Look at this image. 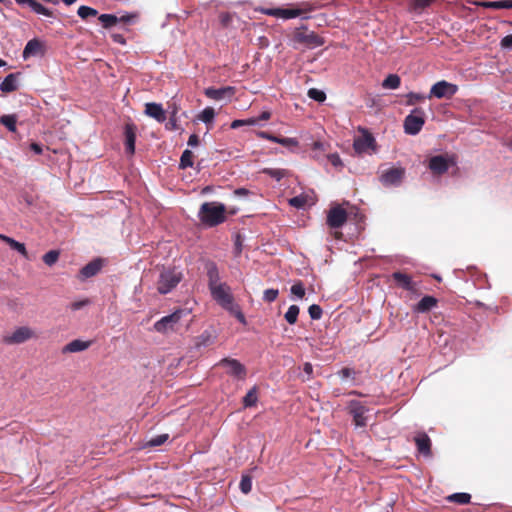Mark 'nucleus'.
Instances as JSON below:
<instances>
[{
  "label": "nucleus",
  "instance_id": "obj_1",
  "mask_svg": "<svg viewBox=\"0 0 512 512\" xmlns=\"http://www.w3.org/2000/svg\"><path fill=\"white\" fill-rule=\"evenodd\" d=\"M208 286L213 299L225 310L237 318V320L246 324V318L238 304L234 303L230 287L226 283L220 282V275L217 266L214 263L207 265Z\"/></svg>",
  "mask_w": 512,
  "mask_h": 512
},
{
  "label": "nucleus",
  "instance_id": "obj_2",
  "mask_svg": "<svg viewBox=\"0 0 512 512\" xmlns=\"http://www.w3.org/2000/svg\"><path fill=\"white\" fill-rule=\"evenodd\" d=\"M198 218L206 227L218 226L226 220V206L216 201L204 202L199 208Z\"/></svg>",
  "mask_w": 512,
  "mask_h": 512
},
{
  "label": "nucleus",
  "instance_id": "obj_3",
  "mask_svg": "<svg viewBox=\"0 0 512 512\" xmlns=\"http://www.w3.org/2000/svg\"><path fill=\"white\" fill-rule=\"evenodd\" d=\"M182 273L175 268L165 269L159 275L157 290L160 294L171 292L181 281Z\"/></svg>",
  "mask_w": 512,
  "mask_h": 512
},
{
  "label": "nucleus",
  "instance_id": "obj_4",
  "mask_svg": "<svg viewBox=\"0 0 512 512\" xmlns=\"http://www.w3.org/2000/svg\"><path fill=\"white\" fill-rule=\"evenodd\" d=\"M425 124V112L421 108H414L404 120V131L408 135H417Z\"/></svg>",
  "mask_w": 512,
  "mask_h": 512
},
{
  "label": "nucleus",
  "instance_id": "obj_5",
  "mask_svg": "<svg viewBox=\"0 0 512 512\" xmlns=\"http://www.w3.org/2000/svg\"><path fill=\"white\" fill-rule=\"evenodd\" d=\"M360 136L353 142V148L357 154L374 153L376 151V141L373 135L365 128L359 127Z\"/></svg>",
  "mask_w": 512,
  "mask_h": 512
},
{
  "label": "nucleus",
  "instance_id": "obj_6",
  "mask_svg": "<svg viewBox=\"0 0 512 512\" xmlns=\"http://www.w3.org/2000/svg\"><path fill=\"white\" fill-rule=\"evenodd\" d=\"M456 165L454 155L440 154L429 158L428 168L435 175H442L448 171L451 166Z\"/></svg>",
  "mask_w": 512,
  "mask_h": 512
},
{
  "label": "nucleus",
  "instance_id": "obj_7",
  "mask_svg": "<svg viewBox=\"0 0 512 512\" xmlns=\"http://www.w3.org/2000/svg\"><path fill=\"white\" fill-rule=\"evenodd\" d=\"M182 314V310H176L173 313L162 317L154 323V330L162 334L173 332L175 330V326L179 323Z\"/></svg>",
  "mask_w": 512,
  "mask_h": 512
},
{
  "label": "nucleus",
  "instance_id": "obj_8",
  "mask_svg": "<svg viewBox=\"0 0 512 512\" xmlns=\"http://www.w3.org/2000/svg\"><path fill=\"white\" fill-rule=\"evenodd\" d=\"M35 336L34 331L28 326L17 327L12 333L3 336V343L7 345L22 344Z\"/></svg>",
  "mask_w": 512,
  "mask_h": 512
},
{
  "label": "nucleus",
  "instance_id": "obj_9",
  "mask_svg": "<svg viewBox=\"0 0 512 512\" xmlns=\"http://www.w3.org/2000/svg\"><path fill=\"white\" fill-rule=\"evenodd\" d=\"M458 91V86L447 82L445 80H441L436 82L430 89V93L427 96L428 98H451L453 97Z\"/></svg>",
  "mask_w": 512,
  "mask_h": 512
},
{
  "label": "nucleus",
  "instance_id": "obj_10",
  "mask_svg": "<svg viewBox=\"0 0 512 512\" xmlns=\"http://www.w3.org/2000/svg\"><path fill=\"white\" fill-rule=\"evenodd\" d=\"M405 175V169L402 167H392L383 170L380 175V181L384 186H399Z\"/></svg>",
  "mask_w": 512,
  "mask_h": 512
},
{
  "label": "nucleus",
  "instance_id": "obj_11",
  "mask_svg": "<svg viewBox=\"0 0 512 512\" xmlns=\"http://www.w3.org/2000/svg\"><path fill=\"white\" fill-rule=\"evenodd\" d=\"M350 413L353 416V420L356 427H365L367 425L366 412L368 411L359 401L352 400L349 403Z\"/></svg>",
  "mask_w": 512,
  "mask_h": 512
},
{
  "label": "nucleus",
  "instance_id": "obj_12",
  "mask_svg": "<svg viewBox=\"0 0 512 512\" xmlns=\"http://www.w3.org/2000/svg\"><path fill=\"white\" fill-rule=\"evenodd\" d=\"M347 220V213L345 209L340 206L333 207L329 210L327 215V224L331 228H341Z\"/></svg>",
  "mask_w": 512,
  "mask_h": 512
},
{
  "label": "nucleus",
  "instance_id": "obj_13",
  "mask_svg": "<svg viewBox=\"0 0 512 512\" xmlns=\"http://www.w3.org/2000/svg\"><path fill=\"white\" fill-rule=\"evenodd\" d=\"M45 53V46L42 41L37 38L29 40L22 52V57L24 60L29 59L30 57L43 56Z\"/></svg>",
  "mask_w": 512,
  "mask_h": 512
},
{
  "label": "nucleus",
  "instance_id": "obj_14",
  "mask_svg": "<svg viewBox=\"0 0 512 512\" xmlns=\"http://www.w3.org/2000/svg\"><path fill=\"white\" fill-rule=\"evenodd\" d=\"M219 366H222L226 368L227 373L237 377V378H244L246 374L245 367L236 359H222L219 363Z\"/></svg>",
  "mask_w": 512,
  "mask_h": 512
},
{
  "label": "nucleus",
  "instance_id": "obj_15",
  "mask_svg": "<svg viewBox=\"0 0 512 512\" xmlns=\"http://www.w3.org/2000/svg\"><path fill=\"white\" fill-rule=\"evenodd\" d=\"M257 136L262 138V139H266V140H269V141H272V142H275V143H278L284 147H287L288 149L290 150H294L299 142L296 138H290V137H277V136H274L272 134H269L268 132H265V131H258L257 132Z\"/></svg>",
  "mask_w": 512,
  "mask_h": 512
},
{
  "label": "nucleus",
  "instance_id": "obj_16",
  "mask_svg": "<svg viewBox=\"0 0 512 512\" xmlns=\"http://www.w3.org/2000/svg\"><path fill=\"white\" fill-rule=\"evenodd\" d=\"M103 267V261L100 258L94 259L93 261L86 264L79 273L81 280H85L97 275Z\"/></svg>",
  "mask_w": 512,
  "mask_h": 512
},
{
  "label": "nucleus",
  "instance_id": "obj_17",
  "mask_svg": "<svg viewBox=\"0 0 512 512\" xmlns=\"http://www.w3.org/2000/svg\"><path fill=\"white\" fill-rule=\"evenodd\" d=\"M263 13L277 18L292 19L300 16L302 11L300 9L270 8L263 10Z\"/></svg>",
  "mask_w": 512,
  "mask_h": 512
},
{
  "label": "nucleus",
  "instance_id": "obj_18",
  "mask_svg": "<svg viewBox=\"0 0 512 512\" xmlns=\"http://www.w3.org/2000/svg\"><path fill=\"white\" fill-rule=\"evenodd\" d=\"M234 94V88L231 86L222 87V88H206L205 95L212 100H222L226 97H231Z\"/></svg>",
  "mask_w": 512,
  "mask_h": 512
},
{
  "label": "nucleus",
  "instance_id": "obj_19",
  "mask_svg": "<svg viewBox=\"0 0 512 512\" xmlns=\"http://www.w3.org/2000/svg\"><path fill=\"white\" fill-rule=\"evenodd\" d=\"M145 114L149 117L155 119L159 123H162L166 120V114L161 104L159 103H146L145 105Z\"/></svg>",
  "mask_w": 512,
  "mask_h": 512
},
{
  "label": "nucleus",
  "instance_id": "obj_20",
  "mask_svg": "<svg viewBox=\"0 0 512 512\" xmlns=\"http://www.w3.org/2000/svg\"><path fill=\"white\" fill-rule=\"evenodd\" d=\"M392 278L394 279V281L403 289L407 290V291H410V292H415L416 289H417V285L415 282L412 281V278L405 274V273H402V272H394L392 274Z\"/></svg>",
  "mask_w": 512,
  "mask_h": 512
},
{
  "label": "nucleus",
  "instance_id": "obj_21",
  "mask_svg": "<svg viewBox=\"0 0 512 512\" xmlns=\"http://www.w3.org/2000/svg\"><path fill=\"white\" fill-rule=\"evenodd\" d=\"M19 5H27L34 13L46 17H52L53 12L36 0H15Z\"/></svg>",
  "mask_w": 512,
  "mask_h": 512
},
{
  "label": "nucleus",
  "instance_id": "obj_22",
  "mask_svg": "<svg viewBox=\"0 0 512 512\" xmlns=\"http://www.w3.org/2000/svg\"><path fill=\"white\" fill-rule=\"evenodd\" d=\"M91 346V341H83L80 339H75L66 344L62 348V353H77L87 350Z\"/></svg>",
  "mask_w": 512,
  "mask_h": 512
},
{
  "label": "nucleus",
  "instance_id": "obj_23",
  "mask_svg": "<svg viewBox=\"0 0 512 512\" xmlns=\"http://www.w3.org/2000/svg\"><path fill=\"white\" fill-rule=\"evenodd\" d=\"M437 306V299L433 296H424L414 307L417 313H426Z\"/></svg>",
  "mask_w": 512,
  "mask_h": 512
},
{
  "label": "nucleus",
  "instance_id": "obj_24",
  "mask_svg": "<svg viewBox=\"0 0 512 512\" xmlns=\"http://www.w3.org/2000/svg\"><path fill=\"white\" fill-rule=\"evenodd\" d=\"M296 39L299 42L308 44L311 47H318L323 44L322 39L313 32L310 33H297Z\"/></svg>",
  "mask_w": 512,
  "mask_h": 512
},
{
  "label": "nucleus",
  "instance_id": "obj_25",
  "mask_svg": "<svg viewBox=\"0 0 512 512\" xmlns=\"http://www.w3.org/2000/svg\"><path fill=\"white\" fill-rule=\"evenodd\" d=\"M415 443H416L418 451L421 454H423L425 456L430 455L431 441H430V438L428 437V435H426L425 433L417 435L415 437Z\"/></svg>",
  "mask_w": 512,
  "mask_h": 512
},
{
  "label": "nucleus",
  "instance_id": "obj_26",
  "mask_svg": "<svg viewBox=\"0 0 512 512\" xmlns=\"http://www.w3.org/2000/svg\"><path fill=\"white\" fill-rule=\"evenodd\" d=\"M18 88L16 74L7 75L4 80L0 83V90L4 93L13 92Z\"/></svg>",
  "mask_w": 512,
  "mask_h": 512
},
{
  "label": "nucleus",
  "instance_id": "obj_27",
  "mask_svg": "<svg viewBox=\"0 0 512 512\" xmlns=\"http://www.w3.org/2000/svg\"><path fill=\"white\" fill-rule=\"evenodd\" d=\"M215 337L209 331H204L196 339L194 346L196 348L207 347L214 343Z\"/></svg>",
  "mask_w": 512,
  "mask_h": 512
},
{
  "label": "nucleus",
  "instance_id": "obj_28",
  "mask_svg": "<svg viewBox=\"0 0 512 512\" xmlns=\"http://www.w3.org/2000/svg\"><path fill=\"white\" fill-rule=\"evenodd\" d=\"M401 79L397 74H389L382 82L384 89L395 90L400 87Z\"/></svg>",
  "mask_w": 512,
  "mask_h": 512
},
{
  "label": "nucleus",
  "instance_id": "obj_29",
  "mask_svg": "<svg viewBox=\"0 0 512 512\" xmlns=\"http://www.w3.org/2000/svg\"><path fill=\"white\" fill-rule=\"evenodd\" d=\"M0 123L10 132L16 131L17 116L15 114H6L0 117Z\"/></svg>",
  "mask_w": 512,
  "mask_h": 512
},
{
  "label": "nucleus",
  "instance_id": "obj_30",
  "mask_svg": "<svg viewBox=\"0 0 512 512\" xmlns=\"http://www.w3.org/2000/svg\"><path fill=\"white\" fill-rule=\"evenodd\" d=\"M125 138H126V150L128 153L133 154L135 151L136 136L130 126H127L125 129Z\"/></svg>",
  "mask_w": 512,
  "mask_h": 512
},
{
  "label": "nucleus",
  "instance_id": "obj_31",
  "mask_svg": "<svg viewBox=\"0 0 512 512\" xmlns=\"http://www.w3.org/2000/svg\"><path fill=\"white\" fill-rule=\"evenodd\" d=\"M3 239L7 242V244L14 250H16L18 253H20L25 258H28V253L26 250V247L23 243H20L13 238L10 237H3Z\"/></svg>",
  "mask_w": 512,
  "mask_h": 512
},
{
  "label": "nucleus",
  "instance_id": "obj_32",
  "mask_svg": "<svg viewBox=\"0 0 512 512\" xmlns=\"http://www.w3.org/2000/svg\"><path fill=\"white\" fill-rule=\"evenodd\" d=\"M486 8H493V9H512V0H499V1H492V2H486L483 4Z\"/></svg>",
  "mask_w": 512,
  "mask_h": 512
},
{
  "label": "nucleus",
  "instance_id": "obj_33",
  "mask_svg": "<svg viewBox=\"0 0 512 512\" xmlns=\"http://www.w3.org/2000/svg\"><path fill=\"white\" fill-rule=\"evenodd\" d=\"M77 14L81 19L86 20L89 17H95L98 11L90 6L82 5L78 8Z\"/></svg>",
  "mask_w": 512,
  "mask_h": 512
},
{
  "label": "nucleus",
  "instance_id": "obj_34",
  "mask_svg": "<svg viewBox=\"0 0 512 512\" xmlns=\"http://www.w3.org/2000/svg\"><path fill=\"white\" fill-rule=\"evenodd\" d=\"M299 307L297 305H291L286 311L284 317L289 324H295L299 315Z\"/></svg>",
  "mask_w": 512,
  "mask_h": 512
},
{
  "label": "nucleus",
  "instance_id": "obj_35",
  "mask_svg": "<svg viewBox=\"0 0 512 512\" xmlns=\"http://www.w3.org/2000/svg\"><path fill=\"white\" fill-rule=\"evenodd\" d=\"M448 500L458 504H468L471 500V495L468 493H454L448 497Z\"/></svg>",
  "mask_w": 512,
  "mask_h": 512
},
{
  "label": "nucleus",
  "instance_id": "obj_36",
  "mask_svg": "<svg viewBox=\"0 0 512 512\" xmlns=\"http://www.w3.org/2000/svg\"><path fill=\"white\" fill-rule=\"evenodd\" d=\"M59 257L60 252L58 250H50L43 255L42 259L47 266L51 267L58 261Z\"/></svg>",
  "mask_w": 512,
  "mask_h": 512
},
{
  "label": "nucleus",
  "instance_id": "obj_37",
  "mask_svg": "<svg viewBox=\"0 0 512 512\" xmlns=\"http://www.w3.org/2000/svg\"><path fill=\"white\" fill-rule=\"evenodd\" d=\"M98 19L104 28H110L118 23V17L113 14H101Z\"/></svg>",
  "mask_w": 512,
  "mask_h": 512
},
{
  "label": "nucleus",
  "instance_id": "obj_38",
  "mask_svg": "<svg viewBox=\"0 0 512 512\" xmlns=\"http://www.w3.org/2000/svg\"><path fill=\"white\" fill-rule=\"evenodd\" d=\"M263 173L267 174L268 176L275 179L276 181H280L282 178H284L286 176L287 171L284 169L265 168L263 170Z\"/></svg>",
  "mask_w": 512,
  "mask_h": 512
},
{
  "label": "nucleus",
  "instance_id": "obj_39",
  "mask_svg": "<svg viewBox=\"0 0 512 512\" xmlns=\"http://www.w3.org/2000/svg\"><path fill=\"white\" fill-rule=\"evenodd\" d=\"M256 402H257V392H256V388L253 387L252 389H250L247 392V394L243 398V404L245 407H252L256 404Z\"/></svg>",
  "mask_w": 512,
  "mask_h": 512
},
{
  "label": "nucleus",
  "instance_id": "obj_40",
  "mask_svg": "<svg viewBox=\"0 0 512 512\" xmlns=\"http://www.w3.org/2000/svg\"><path fill=\"white\" fill-rule=\"evenodd\" d=\"M192 157H193V153L190 150H188V149L184 150L181 155V158H180V167L183 169L192 167L193 166Z\"/></svg>",
  "mask_w": 512,
  "mask_h": 512
},
{
  "label": "nucleus",
  "instance_id": "obj_41",
  "mask_svg": "<svg viewBox=\"0 0 512 512\" xmlns=\"http://www.w3.org/2000/svg\"><path fill=\"white\" fill-rule=\"evenodd\" d=\"M215 117V111L211 107H206L202 110V112L199 115V119L204 122L205 124H209L213 121Z\"/></svg>",
  "mask_w": 512,
  "mask_h": 512
},
{
  "label": "nucleus",
  "instance_id": "obj_42",
  "mask_svg": "<svg viewBox=\"0 0 512 512\" xmlns=\"http://www.w3.org/2000/svg\"><path fill=\"white\" fill-rule=\"evenodd\" d=\"M290 292L292 295H294L297 299H302L305 296V288L301 281L295 282L291 288Z\"/></svg>",
  "mask_w": 512,
  "mask_h": 512
},
{
  "label": "nucleus",
  "instance_id": "obj_43",
  "mask_svg": "<svg viewBox=\"0 0 512 512\" xmlns=\"http://www.w3.org/2000/svg\"><path fill=\"white\" fill-rule=\"evenodd\" d=\"M258 123L259 119H255L254 117L248 119H237L231 123V128L236 129L243 125L254 126L257 125Z\"/></svg>",
  "mask_w": 512,
  "mask_h": 512
},
{
  "label": "nucleus",
  "instance_id": "obj_44",
  "mask_svg": "<svg viewBox=\"0 0 512 512\" xmlns=\"http://www.w3.org/2000/svg\"><path fill=\"white\" fill-rule=\"evenodd\" d=\"M168 438H169L168 434L157 435L148 440L147 446H149V447L160 446V445L164 444L168 440Z\"/></svg>",
  "mask_w": 512,
  "mask_h": 512
},
{
  "label": "nucleus",
  "instance_id": "obj_45",
  "mask_svg": "<svg viewBox=\"0 0 512 512\" xmlns=\"http://www.w3.org/2000/svg\"><path fill=\"white\" fill-rule=\"evenodd\" d=\"M406 98H407L406 104L411 106V105L416 104L417 102L425 100L428 97L421 93L409 92L406 95Z\"/></svg>",
  "mask_w": 512,
  "mask_h": 512
},
{
  "label": "nucleus",
  "instance_id": "obj_46",
  "mask_svg": "<svg viewBox=\"0 0 512 512\" xmlns=\"http://www.w3.org/2000/svg\"><path fill=\"white\" fill-rule=\"evenodd\" d=\"M308 96L309 98L317 101V102H323L326 99V94L319 89L311 88L308 90Z\"/></svg>",
  "mask_w": 512,
  "mask_h": 512
},
{
  "label": "nucleus",
  "instance_id": "obj_47",
  "mask_svg": "<svg viewBox=\"0 0 512 512\" xmlns=\"http://www.w3.org/2000/svg\"><path fill=\"white\" fill-rule=\"evenodd\" d=\"M307 197L304 195H298L289 199V204L295 208H303L306 205Z\"/></svg>",
  "mask_w": 512,
  "mask_h": 512
},
{
  "label": "nucleus",
  "instance_id": "obj_48",
  "mask_svg": "<svg viewBox=\"0 0 512 512\" xmlns=\"http://www.w3.org/2000/svg\"><path fill=\"white\" fill-rule=\"evenodd\" d=\"M239 487L244 494H248L252 489L251 478L249 476H242Z\"/></svg>",
  "mask_w": 512,
  "mask_h": 512
},
{
  "label": "nucleus",
  "instance_id": "obj_49",
  "mask_svg": "<svg viewBox=\"0 0 512 512\" xmlns=\"http://www.w3.org/2000/svg\"><path fill=\"white\" fill-rule=\"evenodd\" d=\"M308 313L311 317V319L313 320H318L322 317V308L317 305V304H312L309 308H308Z\"/></svg>",
  "mask_w": 512,
  "mask_h": 512
},
{
  "label": "nucleus",
  "instance_id": "obj_50",
  "mask_svg": "<svg viewBox=\"0 0 512 512\" xmlns=\"http://www.w3.org/2000/svg\"><path fill=\"white\" fill-rule=\"evenodd\" d=\"M278 294H279L278 289H273V288L266 289L263 293V300L268 303H271L277 299Z\"/></svg>",
  "mask_w": 512,
  "mask_h": 512
},
{
  "label": "nucleus",
  "instance_id": "obj_51",
  "mask_svg": "<svg viewBox=\"0 0 512 512\" xmlns=\"http://www.w3.org/2000/svg\"><path fill=\"white\" fill-rule=\"evenodd\" d=\"M338 375L342 381H345L349 378L354 379L355 371L351 368L345 367L338 372Z\"/></svg>",
  "mask_w": 512,
  "mask_h": 512
},
{
  "label": "nucleus",
  "instance_id": "obj_52",
  "mask_svg": "<svg viewBox=\"0 0 512 512\" xmlns=\"http://www.w3.org/2000/svg\"><path fill=\"white\" fill-rule=\"evenodd\" d=\"M89 304H90L89 299H83V300H79V301H75V302L71 303L69 305V307L73 311H78V310L86 307Z\"/></svg>",
  "mask_w": 512,
  "mask_h": 512
},
{
  "label": "nucleus",
  "instance_id": "obj_53",
  "mask_svg": "<svg viewBox=\"0 0 512 512\" xmlns=\"http://www.w3.org/2000/svg\"><path fill=\"white\" fill-rule=\"evenodd\" d=\"M303 372L305 373L306 377L303 378L304 381H309L313 377V366L311 363L306 362L303 365Z\"/></svg>",
  "mask_w": 512,
  "mask_h": 512
},
{
  "label": "nucleus",
  "instance_id": "obj_54",
  "mask_svg": "<svg viewBox=\"0 0 512 512\" xmlns=\"http://www.w3.org/2000/svg\"><path fill=\"white\" fill-rule=\"evenodd\" d=\"M328 160L334 167L342 166L341 158L336 153L328 155Z\"/></svg>",
  "mask_w": 512,
  "mask_h": 512
},
{
  "label": "nucleus",
  "instance_id": "obj_55",
  "mask_svg": "<svg viewBox=\"0 0 512 512\" xmlns=\"http://www.w3.org/2000/svg\"><path fill=\"white\" fill-rule=\"evenodd\" d=\"M501 47L506 49H512V34L506 35L501 40Z\"/></svg>",
  "mask_w": 512,
  "mask_h": 512
},
{
  "label": "nucleus",
  "instance_id": "obj_56",
  "mask_svg": "<svg viewBox=\"0 0 512 512\" xmlns=\"http://www.w3.org/2000/svg\"><path fill=\"white\" fill-rule=\"evenodd\" d=\"M433 0H414V4L416 8H426L428 7Z\"/></svg>",
  "mask_w": 512,
  "mask_h": 512
},
{
  "label": "nucleus",
  "instance_id": "obj_57",
  "mask_svg": "<svg viewBox=\"0 0 512 512\" xmlns=\"http://www.w3.org/2000/svg\"><path fill=\"white\" fill-rule=\"evenodd\" d=\"M187 144L190 146V147H196L198 144H199V138L196 134H191L189 136V139H188V142Z\"/></svg>",
  "mask_w": 512,
  "mask_h": 512
},
{
  "label": "nucleus",
  "instance_id": "obj_58",
  "mask_svg": "<svg viewBox=\"0 0 512 512\" xmlns=\"http://www.w3.org/2000/svg\"><path fill=\"white\" fill-rule=\"evenodd\" d=\"M136 16L133 15V14H125V15H122L121 17H118V22H123V23H130L132 22V20L135 18Z\"/></svg>",
  "mask_w": 512,
  "mask_h": 512
},
{
  "label": "nucleus",
  "instance_id": "obj_59",
  "mask_svg": "<svg viewBox=\"0 0 512 512\" xmlns=\"http://www.w3.org/2000/svg\"><path fill=\"white\" fill-rule=\"evenodd\" d=\"M271 117V113L269 111H263L258 117H254L255 119H259L260 121L269 120Z\"/></svg>",
  "mask_w": 512,
  "mask_h": 512
},
{
  "label": "nucleus",
  "instance_id": "obj_60",
  "mask_svg": "<svg viewBox=\"0 0 512 512\" xmlns=\"http://www.w3.org/2000/svg\"><path fill=\"white\" fill-rule=\"evenodd\" d=\"M30 149L35 153V154H41L43 149H42V146L38 143H32L30 145Z\"/></svg>",
  "mask_w": 512,
  "mask_h": 512
},
{
  "label": "nucleus",
  "instance_id": "obj_61",
  "mask_svg": "<svg viewBox=\"0 0 512 512\" xmlns=\"http://www.w3.org/2000/svg\"><path fill=\"white\" fill-rule=\"evenodd\" d=\"M234 194L238 197H245L249 194V191L245 188H238L234 191Z\"/></svg>",
  "mask_w": 512,
  "mask_h": 512
},
{
  "label": "nucleus",
  "instance_id": "obj_62",
  "mask_svg": "<svg viewBox=\"0 0 512 512\" xmlns=\"http://www.w3.org/2000/svg\"><path fill=\"white\" fill-rule=\"evenodd\" d=\"M112 38L117 43L125 44V39L121 34H113Z\"/></svg>",
  "mask_w": 512,
  "mask_h": 512
},
{
  "label": "nucleus",
  "instance_id": "obj_63",
  "mask_svg": "<svg viewBox=\"0 0 512 512\" xmlns=\"http://www.w3.org/2000/svg\"><path fill=\"white\" fill-rule=\"evenodd\" d=\"M230 15L228 13H225V14H221L220 16V20L221 22L224 24V25H227L230 21Z\"/></svg>",
  "mask_w": 512,
  "mask_h": 512
},
{
  "label": "nucleus",
  "instance_id": "obj_64",
  "mask_svg": "<svg viewBox=\"0 0 512 512\" xmlns=\"http://www.w3.org/2000/svg\"><path fill=\"white\" fill-rule=\"evenodd\" d=\"M313 149L322 150L323 149V144L320 141H316V142L313 143Z\"/></svg>",
  "mask_w": 512,
  "mask_h": 512
}]
</instances>
